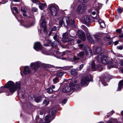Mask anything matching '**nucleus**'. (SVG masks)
Here are the masks:
<instances>
[{
    "mask_svg": "<svg viewBox=\"0 0 123 123\" xmlns=\"http://www.w3.org/2000/svg\"><path fill=\"white\" fill-rule=\"evenodd\" d=\"M59 23L60 25H62L64 24L65 26L68 28L70 26L73 28L75 27L74 19L71 18L69 17L65 16L63 17L60 20Z\"/></svg>",
    "mask_w": 123,
    "mask_h": 123,
    "instance_id": "f257e3e1",
    "label": "nucleus"
},
{
    "mask_svg": "<svg viewBox=\"0 0 123 123\" xmlns=\"http://www.w3.org/2000/svg\"><path fill=\"white\" fill-rule=\"evenodd\" d=\"M6 87L9 89L10 92L11 93H13L16 89H19L20 88L19 82H16V84L11 81H9L5 85Z\"/></svg>",
    "mask_w": 123,
    "mask_h": 123,
    "instance_id": "f03ea898",
    "label": "nucleus"
},
{
    "mask_svg": "<svg viewBox=\"0 0 123 123\" xmlns=\"http://www.w3.org/2000/svg\"><path fill=\"white\" fill-rule=\"evenodd\" d=\"M52 109L49 111V114L47 115L45 117L44 120L45 122L43 123H49L54 118V114L55 112V110ZM39 123H43L42 121L40 122Z\"/></svg>",
    "mask_w": 123,
    "mask_h": 123,
    "instance_id": "7ed1b4c3",
    "label": "nucleus"
},
{
    "mask_svg": "<svg viewBox=\"0 0 123 123\" xmlns=\"http://www.w3.org/2000/svg\"><path fill=\"white\" fill-rule=\"evenodd\" d=\"M92 81V78L90 74H88L87 77L85 76L83 77L82 78L81 85L82 86L85 85L87 86L89 81Z\"/></svg>",
    "mask_w": 123,
    "mask_h": 123,
    "instance_id": "20e7f679",
    "label": "nucleus"
},
{
    "mask_svg": "<svg viewBox=\"0 0 123 123\" xmlns=\"http://www.w3.org/2000/svg\"><path fill=\"white\" fill-rule=\"evenodd\" d=\"M97 60L99 62L101 61L104 64H106L108 63V60L107 57L102 53L99 55L96 58Z\"/></svg>",
    "mask_w": 123,
    "mask_h": 123,
    "instance_id": "39448f33",
    "label": "nucleus"
},
{
    "mask_svg": "<svg viewBox=\"0 0 123 123\" xmlns=\"http://www.w3.org/2000/svg\"><path fill=\"white\" fill-rule=\"evenodd\" d=\"M41 65V62H38L31 63L30 65V66L31 69L34 70V72H35L37 70L38 68Z\"/></svg>",
    "mask_w": 123,
    "mask_h": 123,
    "instance_id": "423d86ee",
    "label": "nucleus"
},
{
    "mask_svg": "<svg viewBox=\"0 0 123 123\" xmlns=\"http://www.w3.org/2000/svg\"><path fill=\"white\" fill-rule=\"evenodd\" d=\"M49 9L51 14L53 16H55L56 15L58 12L56 6L51 5L50 6Z\"/></svg>",
    "mask_w": 123,
    "mask_h": 123,
    "instance_id": "0eeeda50",
    "label": "nucleus"
},
{
    "mask_svg": "<svg viewBox=\"0 0 123 123\" xmlns=\"http://www.w3.org/2000/svg\"><path fill=\"white\" fill-rule=\"evenodd\" d=\"M86 8V6L85 5L80 4L76 10V12L78 13H82L84 12Z\"/></svg>",
    "mask_w": 123,
    "mask_h": 123,
    "instance_id": "6e6552de",
    "label": "nucleus"
},
{
    "mask_svg": "<svg viewBox=\"0 0 123 123\" xmlns=\"http://www.w3.org/2000/svg\"><path fill=\"white\" fill-rule=\"evenodd\" d=\"M81 20L86 25H88L91 23V19L88 16L85 15L82 18Z\"/></svg>",
    "mask_w": 123,
    "mask_h": 123,
    "instance_id": "1a4fd4ad",
    "label": "nucleus"
},
{
    "mask_svg": "<svg viewBox=\"0 0 123 123\" xmlns=\"http://www.w3.org/2000/svg\"><path fill=\"white\" fill-rule=\"evenodd\" d=\"M79 37L82 40L84 41L86 39V37L84 33L82 30H79L78 32Z\"/></svg>",
    "mask_w": 123,
    "mask_h": 123,
    "instance_id": "9d476101",
    "label": "nucleus"
},
{
    "mask_svg": "<svg viewBox=\"0 0 123 123\" xmlns=\"http://www.w3.org/2000/svg\"><path fill=\"white\" fill-rule=\"evenodd\" d=\"M82 28H83L86 32L87 37L88 39L91 41V42L93 41L92 39L91 36L90 35V33L88 32V30L87 28L85 26L82 25Z\"/></svg>",
    "mask_w": 123,
    "mask_h": 123,
    "instance_id": "9b49d317",
    "label": "nucleus"
},
{
    "mask_svg": "<svg viewBox=\"0 0 123 123\" xmlns=\"http://www.w3.org/2000/svg\"><path fill=\"white\" fill-rule=\"evenodd\" d=\"M98 15H97L94 19H97L98 20V23L100 25V27L101 28H105V25L103 21L100 19Z\"/></svg>",
    "mask_w": 123,
    "mask_h": 123,
    "instance_id": "f8f14e48",
    "label": "nucleus"
},
{
    "mask_svg": "<svg viewBox=\"0 0 123 123\" xmlns=\"http://www.w3.org/2000/svg\"><path fill=\"white\" fill-rule=\"evenodd\" d=\"M42 46L39 42L36 43L34 46V49L36 51H38L41 50Z\"/></svg>",
    "mask_w": 123,
    "mask_h": 123,
    "instance_id": "ddd939ff",
    "label": "nucleus"
},
{
    "mask_svg": "<svg viewBox=\"0 0 123 123\" xmlns=\"http://www.w3.org/2000/svg\"><path fill=\"white\" fill-rule=\"evenodd\" d=\"M23 72L25 74H26L30 73L31 71L28 66L25 67L24 68Z\"/></svg>",
    "mask_w": 123,
    "mask_h": 123,
    "instance_id": "4468645a",
    "label": "nucleus"
},
{
    "mask_svg": "<svg viewBox=\"0 0 123 123\" xmlns=\"http://www.w3.org/2000/svg\"><path fill=\"white\" fill-rule=\"evenodd\" d=\"M94 36L96 41L99 42L100 41L99 37L102 36V35L99 33H97L94 35Z\"/></svg>",
    "mask_w": 123,
    "mask_h": 123,
    "instance_id": "2eb2a0df",
    "label": "nucleus"
},
{
    "mask_svg": "<svg viewBox=\"0 0 123 123\" xmlns=\"http://www.w3.org/2000/svg\"><path fill=\"white\" fill-rule=\"evenodd\" d=\"M86 49H85V53L86 55H88L90 56L92 54V50L88 47H86Z\"/></svg>",
    "mask_w": 123,
    "mask_h": 123,
    "instance_id": "dca6fc26",
    "label": "nucleus"
},
{
    "mask_svg": "<svg viewBox=\"0 0 123 123\" xmlns=\"http://www.w3.org/2000/svg\"><path fill=\"white\" fill-rule=\"evenodd\" d=\"M21 11L23 12V15L24 17L27 16L25 14L27 12V8L25 7H22L21 9Z\"/></svg>",
    "mask_w": 123,
    "mask_h": 123,
    "instance_id": "f3484780",
    "label": "nucleus"
},
{
    "mask_svg": "<svg viewBox=\"0 0 123 123\" xmlns=\"http://www.w3.org/2000/svg\"><path fill=\"white\" fill-rule=\"evenodd\" d=\"M91 69L93 71L96 70V68L95 67L94 62V61L92 60L91 63Z\"/></svg>",
    "mask_w": 123,
    "mask_h": 123,
    "instance_id": "a211bd4d",
    "label": "nucleus"
},
{
    "mask_svg": "<svg viewBox=\"0 0 123 123\" xmlns=\"http://www.w3.org/2000/svg\"><path fill=\"white\" fill-rule=\"evenodd\" d=\"M123 84V80H121L120 81L119 84L117 91H120L122 89V87Z\"/></svg>",
    "mask_w": 123,
    "mask_h": 123,
    "instance_id": "6ab92c4d",
    "label": "nucleus"
},
{
    "mask_svg": "<svg viewBox=\"0 0 123 123\" xmlns=\"http://www.w3.org/2000/svg\"><path fill=\"white\" fill-rule=\"evenodd\" d=\"M101 49L100 47L96 48L94 50L95 54H97L99 53L101 50Z\"/></svg>",
    "mask_w": 123,
    "mask_h": 123,
    "instance_id": "aec40b11",
    "label": "nucleus"
},
{
    "mask_svg": "<svg viewBox=\"0 0 123 123\" xmlns=\"http://www.w3.org/2000/svg\"><path fill=\"white\" fill-rule=\"evenodd\" d=\"M108 65L107 66V68L108 69H110L111 68L115 67L114 65L113 64L112 62L110 61L108 63Z\"/></svg>",
    "mask_w": 123,
    "mask_h": 123,
    "instance_id": "412c9836",
    "label": "nucleus"
},
{
    "mask_svg": "<svg viewBox=\"0 0 123 123\" xmlns=\"http://www.w3.org/2000/svg\"><path fill=\"white\" fill-rule=\"evenodd\" d=\"M65 90L64 89H63L62 91L63 92H67L70 91V87H66L65 88Z\"/></svg>",
    "mask_w": 123,
    "mask_h": 123,
    "instance_id": "4be33fe9",
    "label": "nucleus"
},
{
    "mask_svg": "<svg viewBox=\"0 0 123 123\" xmlns=\"http://www.w3.org/2000/svg\"><path fill=\"white\" fill-rule=\"evenodd\" d=\"M108 78H104V79L102 80V84L103 85L105 86H106L108 85V84L105 83V81H106L107 80H108Z\"/></svg>",
    "mask_w": 123,
    "mask_h": 123,
    "instance_id": "5701e85b",
    "label": "nucleus"
},
{
    "mask_svg": "<svg viewBox=\"0 0 123 123\" xmlns=\"http://www.w3.org/2000/svg\"><path fill=\"white\" fill-rule=\"evenodd\" d=\"M71 73L72 74L75 75L77 74V71L76 69H72L71 70Z\"/></svg>",
    "mask_w": 123,
    "mask_h": 123,
    "instance_id": "b1692460",
    "label": "nucleus"
},
{
    "mask_svg": "<svg viewBox=\"0 0 123 123\" xmlns=\"http://www.w3.org/2000/svg\"><path fill=\"white\" fill-rule=\"evenodd\" d=\"M84 55V52H81L78 53L77 56L79 57H82Z\"/></svg>",
    "mask_w": 123,
    "mask_h": 123,
    "instance_id": "393cba45",
    "label": "nucleus"
},
{
    "mask_svg": "<svg viewBox=\"0 0 123 123\" xmlns=\"http://www.w3.org/2000/svg\"><path fill=\"white\" fill-rule=\"evenodd\" d=\"M42 99V98L40 96H39L37 97L35 99V101L37 102H38L40 101Z\"/></svg>",
    "mask_w": 123,
    "mask_h": 123,
    "instance_id": "a878e982",
    "label": "nucleus"
},
{
    "mask_svg": "<svg viewBox=\"0 0 123 123\" xmlns=\"http://www.w3.org/2000/svg\"><path fill=\"white\" fill-rule=\"evenodd\" d=\"M25 24V25H24V26L26 28L29 27L31 26V25L29 23L26 22Z\"/></svg>",
    "mask_w": 123,
    "mask_h": 123,
    "instance_id": "bb28decb",
    "label": "nucleus"
},
{
    "mask_svg": "<svg viewBox=\"0 0 123 123\" xmlns=\"http://www.w3.org/2000/svg\"><path fill=\"white\" fill-rule=\"evenodd\" d=\"M36 121L37 122H38L39 121L40 122H42V119H39V116H37L36 118Z\"/></svg>",
    "mask_w": 123,
    "mask_h": 123,
    "instance_id": "cd10ccee",
    "label": "nucleus"
},
{
    "mask_svg": "<svg viewBox=\"0 0 123 123\" xmlns=\"http://www.w3.org/2000/svg\"><path fill=\"white\" fill-rule=\"evenodd\" d=\"M5 88L4 87H1L0 88V93L5 92Z\"/></svg>",
    "mask_w": 123,
    "mask_h": 123,
    "instance_id": "c85d7f7f",
    "label": "nucleus"
},
{
    "mask_svg": "<svg viewBox=\"0 0 123 123\" xmlns=\"http://www.w3.org/2000/svg\"><path fill=\"white\" fill-rule=\"evenodd\" d=\"M117 11L118 13H121L123 11V8H119L117 10Z\"/></svg>",
    "mask_w": 123,
    "mask_h": 123,
    "instance_id": "c756f323",
    "label": "nucleus"
},
{
    "mask_svg": "<svg viewBox=\"0 0 123 123\" xmlns=\"http://www.w3.org/2000/svg\"><path fill=\"white\" fill-rule=\"evenodd\" d=\"M53 38L55 40V42L57 43L58 44H60L58 40L57 39V36L56 35H55L53 37Z\"/></svg>",
    "mask_w": 123,
    "mask_h": 123,
    "instance_id": "7c9ffc66",
    "label": "nucleus"
},
{
    "mask_svg": "<svg viewBox=\"0 0 123 123\" xmlns=\"http://www.w3.org/2000/svg\"><path fill=\"white\" fill-rule=\"evenodd\" d=\"M53 81L54 83H56L58 81V78H55L53 80Z\"/></svg>",
    "mask_w": 123,
    "mask_h": 123,
    "instance_id": "2f4dec72",
    "label": "nucleus"
},
{
    "mask_svg": "<svg viewBox=\"0 0 123 123\" xmlns=\"http://www.w3.org/2000/svg\"><path fill=\"white\" fill-rule=\"evenodd\" d=\"M110 39V36H107L106 37L104 38V40L106 41L109 40Z\"/></svg>",
    "mask_w": 123,
    "mask_h": 123,
    "instance_id": "473e14b6",
    "label": "nucleus"
},
{
    "mask_svg": "<svg viewBox=\"0 0 123 123\" xmlns=\"http://www.w3.org/2000/svg\"><path fill=\"white\" fill-rule=\"evenodd\" d=\"M63 74V73L62 72H60L58 73L57 74L58 76L59 77H61L62 76Z\"/></svg>",
    "mask_w": 123,
    "mask_h": 123,
    "instance_id": "72a5a7b5",
    "label": "nucleus"
},
{
    "mask_svg": "<svg viewBox=\"0 0 123 123\" xmlns=\"http://www.w3.org/2000/svg\"><path fill=\"white\" fill-rule=\"evenodd\" d=\"M69 40V38L67 37L63 38V39H62V41H63L66 42H68Z\"/></svg>",
    "mask_w": 123,
    "mask_h": 123,
    "instance_id": "f704fd0d",
    "label": "nucleus"
},
{
    "mask_svg": "<svg viewBox=\"0 0 123 123\" xmlns=\"http://www.w3.org/2000/svg\"><path fill=\"white\" fill-rule=\"evenodd\" d=\"M42 26L43 27H45V20H43L42 22Z\"/></svg>",
    "mask_w": 123,
    "mask_h": 123,
    "instance_id": "c9c22d12",
    "label": "nucleus"
},
{
    "mask_svg": "<svg viewBox=\"0 0 123 123\" xmlns=\"http://www.w3.org/2000/svg\"><path fill=\"white\" fill-rule=\"evenodd\" d=\"M49 101L46 99L44 100L43 102V104H45V105H47L49 104Z\"/></svg>",
    "mask_w": 123,
    "mask_h": 123,
    "instance_id": "e433bc0d",
    "label": "nucleus"
},
{
    "mask_svg": "<svg viewBox=\"0 0 123 123\" xmlns=\"http://www.w3.org/2000/svg\"><path fill=\"white\" fill-rule=\"evenodd\" d=\"M89 0H79V2L81 3H86Z\"/></svg>",
    "mask_w": 123,
    "mask_h": 123,
    "instance_id": "4c0bfd02",
    "label": "nucleus"
},
{
    "mask_svg": "<svg viewBox=\"0 0 123 123\" xmlns=\"http://www.w3.org/2000/svg\"><path fill=\"white\" fill-rule=\"evenodd\" d=\"M47 92H52L53 91V90L51 87L48 88L47 89Z\"/></svg>",
    "mask_w": 123,
    "mask_h": 123,
    "instance_id": "58836bf2",
    "label": "nucleus"
},
{
    "mask_svg": "<svg viewBox=\"0 0 123 123\" xmlns=\"http://www.w3.org/2000/svg\"><path fill=\"white\" fill-rule=\"evenodd\" d=\"M68 35V33L67 32H66L63 33L62 35V37L63 38H66V37Z\"/></svg>",
    "mask_w": 123,
    "mask_h": 123,
    "instance_id": "ea45409f",
    "label": "nucleus"
},
{
    "mask_svg": "<svg viewBox=\"0 0 123 123\" xmlns=\"http://www.w3.org/2000/svg\"><path fill=\"white\" fill-rule=\"evenodd\" d=\"M43 5V4H42L39 6V7L41 9L43 10L44 8V6Z\"/></svg>",
    "mask_w": 123,
    "mask_h": 123,
    "instance_id": "a19ab883",
    "label": "nucleus"
},
{
    "mask_svg": "<svg viewBox=\"0 0 123 123\" xmlns=\"http://www.w3.org/2000/svg\"><path fill=\"white\" fill-rule=\"evenodd\" d=\"M80 59V58L78 57H77L76 56H74L73 58L74 60H78Z\"/></svg>",
    "mask_w": 123,
    "mask_h": 123,
    "instance_id": "79ce46f5",
    "label": "nucleus"
},
{
    "mask_svg": "<svg viewBox=\"0 0 123 123\" xmlns=\"http://www.w3.org/2000/svg\"><path fill=\"white\" fill-rule=\"evenodd\" d=\"M75 85L74 83L72 82H70V85L71 86H75V85Z\"/></svg>",
    "mask_w": 123,
    "mask_h": 123,
    "instance_id": "37998d69",
    "label": "nucleus"
},
{
    "mask_svg": "<svg viewBox=\"0 0 123 123\" xmlns=\"http://www.w3.org/2000/svg\"><path fill=\"white\" fill-rule=\"evenodd\" d=\"M84 66V65L83 64H82L80 65V67L79 68L78 70H80L81 68L83 67Z\"/></svg>",
    "mask_w": 123,
    "mask_h": 123,
    "instance_id": "c03bdc74",
    "label": "nucleus"
},
{
    "mask_svg": "<svg viewBox=\"0 0 123 123\" xmlns=\"http://www.w3.org/2000/svg\"><path fill=\"white\" fill-rule=\"evenodd\" d=\"M117 48L120 50L122 49H123V47L122 46H117Z\"/></svg>",
    "mask_w": 123,
    "mask_h": 123,
    "instance_id": "a18cd8bd",
    "label": "nucleus"
},
{
    "mask_svg": "<svg viewBox=\"0 0 123 123\" xmlns=\"http://www.w3.org/2000/svg\"><path fill=\"white\" fill-rule=\"evenodd\" d=\"M116 31L119 33H120L122 32V30L121 29H118L116 30Z\"/></svg>",
    "mask_w": 123,
    "mask_h": 123,
    "instance_id": "49530a36",
    "label": "nucleus"
},
{
    "mask_svg": "<svg viewBox=\"0 0 123 123\" xmlns=\"http://www.w3.org/2000/svg\"><path fill=\"white\" fill-rule=\"evenodd\" d=\"M67 100L66 99H65L63 100V101L62 102V103L63 104H65L66 102H67Z\"/></svg>",
    "mask_w": 123,
    "mask_h": 123,
    "instance_id": "de8ad7c7",
    "label": "nucleus"
},
{
    "mask_svg": "<svg viewBox=\"0 0 123 123\" xmlns=\"http://www.w3.org/2000/svg\"><path fill=\"white\" fill-rule=\"evenodd\" d=\"M32 10L34 12L37 11V9L35 7H33L32 8Z\"/></svg>",
    "mask_w": 123,
    "mask_h": 123,
    "instance_id": "09e8293b",
    "label": "nucleus"
},
{
    "mask_svg": "<svg viewBox=\"0 0 123 123\" xmlns=\"http://www.w3.org/2000/svg\"><path fill=\"white\" fill-rule=\"evenodd\" d=\"M13 9L16 12H18V10L16 7H14Z\"/></svg>",
    "mask_w": 123,
    "mask_h": 123,
    "instance_id": "8fccbe9b",
    "label": "nucleus"
},
{
    "mask_svg": "<svg viewBox=\"0 0 123 123\" xmlns=\"http://www.w3.org/2000/svg\"><path fill=\"white\" fill-rule=\"evenodd\" d=\"M56 27L55 26H54L53 28L52 29L51 31H55L56 30Z\"/></svg>",
    "mask_w": 123,
    "mask_h": 123,
    "instance_id": "3c124183",
    "label": "nucleus"
},
{
    "mask_svg": "<svg viewBox=\"0 0 123 123\" xmlns=\"http://www.w3.org/2000/svg\"><path fill=\"white\" fill-rule=\"evenodd\" d=\"M47 43L49 44H50L51 43V40L49 39H48L47 40Z\"/></svg>",
    "mask_w": 123,
    "mask_h": 123,
    "instance_id": "603ef678",
    "label": "nucleus"
},
{
    "mask_svg": "<svg viewBox=\"0 0 123 123\" xmlns=\"http://www.w3.org/2000/svg\"><path fill=\"white\" fill-rule=\"evenodd\" d=\"M114 113V111H112L111 112H109V114H110V115H111Z\"/></svg>",
    "mask_w": 123,
    "mask_h": 123,
    "instance_id": "864d4df0",
    "label": "nucleus"
},
{
    "mask_svg": "<svg viewBox=\"0 0 123 123\" xmlns=\"http://www.w3.org/2000/svg\"><path fill=\"white\" fill-rule=\"evenodd\" d=\"M118 43V41H115L114 42V45H116Z\"/></svg>",
    "mask_w": 123,
    "mask_h": 123,
    "instance_id": "5fc2aeb1",
    "label": "nucleus"
},
{
    "mask_svg": "<svg viewBox=\"0 0 123 123\" xmlns=\"http://www.w3.org/2000/svg\"><path fill=\"white\" fill-rule=\"evenodd\" d=\"M38 1V0H32V2L34 3H36Z\"/></svg>",
    "mask_w": 123,
    "mask_h": 123,
    "instance_id": "6e6d98bb",
    "label": "nucleus"
},
{
    "mask_svg": "<svg viewBox=\"0 0 123 123\" xmlns=\"http://www.w3.org/2000/svg\"><path fill=\"white\" fill-rule=\"evenodd\" d=\"M50 87H51V88L52 89H54L55 88V86H54L53 85H52L50 86Z\"/></svg>",
    "mask_w": 123,
    "mask_h": 123,
    "instance_id": "4d7b16f0",
    "label": "nucleus"
},
{
    "mask_svg": "<svg viewBox=\"0 0 123 123\" xmlns=\"http://www.w3.org/2000/svg\"><path fill=\"white\" fill-rule=\"evenodd\" d=\"M79 47L80 48H82L83 47V45L82 44H80L79 45Z\"/></svg>",
    "mask_w": 123,
    "mask_h": 123,
    "instance_id": "13d9d810",
    "label": "nucleus"
},
{
    "mask_svg": "<svg viewBox=\"0 0 123 123\" xmlns=\"http://www.w3.org/2000/svg\"><path fill=\"white\" fill-rule=\"evenodd\" d=\"M40 113L41 115H43V111H40Z\"/></svg>",
    "mask_w": 123,
    "mask_h": 123,
    "instance_id": "bf43d9fd",
    "label": "nucleus"
},
{
    "mask_svg": "<svg viewBox=\"0 0 123 123\" xmlns=\"http://www.w3.org/2000/svg\"><path fill=\"white\" fill-rule=\"evenodd\" d=\"M44 28L43 31L44 32H45L46 31V27H43Z\"/></svg>",
    "mask_w": 123,
    "mask_h": 123,
    "instance_id": "052dcab7",
    "label": "nucleus"
},
{
    "mask_svg": "<svg viewBox=\"0 0 123 123\" xmlns=\"http://www.w3.org/2000/svg\"><path fill=\"white\" fill-rule=\"evenodd\" d=\"M119 37H123V31L122 33V35H120L119 36Z\"/></svg>",
    "mask_w": 123,
    "mask_h": 123,
    "instance_id": "680f3d73",
    "label": "nucleus"
},
{
    "mask_svg": "<svg viewBox=\"0 0 123 123\" xmlns=\"http://www.w3.org/2000/svg\"><path fill=\"white\" fill-rule=\"evenodd\" d=\"M78 82V81L76 80H74V82L75 84L77 83Z\"/></svg>",
    "mask_w": 123,
    "mask_h": 123,
    "instance_id": "e2e57ef3",
    "label": "nucleus"
},
{
    "mask_svg": "<svg viewBox=\"0 0 123 123\" xmlns=\"http://www.w3.org/2000/svg\"><path fill=\"white\" fill-rule=\"evenodd\" d=\"M52 31H51L49 32V35L50 36L51 35V33H52Z\"/></svg>",
    "mask_w": 123,
    "mask_h": 123,
    "instance_id": "0e129e2a",
    "label": "nucleus"
},
{
    "mask_svg": "<svg viewBox=\"0 0 123 123\" xmlns=\"http://www.w3.org/2000/svg\"><path fill=\"white\" fill-rule=\"evenodd\" d=\"M65 55V52H63L62 53V54L61 55L62 56H63Z\"/></svg>",
    "mask_w": 123,
    "mask_h": 123,
    "instance_id": "69168bd1",
    "label": "nucleus"
},
{
    "mask_svg": "<svg viewBox=\"0 0 123 123\" xmlns=\"http://www.w3.org/2000/svg\"><path fill=\"white\" fill-rule=\"evenodd\" d=\"M20 0H13V1L15 2H19Z\"/></svg>",
    "mask_w": 123,
    "mask_h": 123,
    "instance_id": "338daca9",
    "label": "nucleus"
},
{
    "mask_svg": "<svg viewBox=\"0 0 123 123\" xmlns=\"http://www.w3.org/2000/svg\"><path fill=\"white\" fill-rule=\"evenodd\" d=\"M95 14H96V12H94V11H93L92 12V14L93 15H95Z\"/></svg>",
    "mask_w": 123,
    "mask_h": 123,
    "instance_id": "774afa93",
    "label": "nucleus"
}]
</instances>
